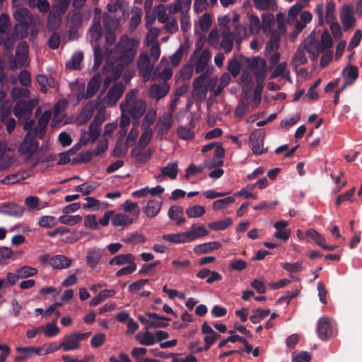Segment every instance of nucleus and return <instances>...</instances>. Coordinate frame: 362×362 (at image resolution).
<instances>
[{"mask_svg":"<svg viewBox=\"0 0 362 362\" xmlns=\"http://www.w3.org/2000/svg\"><path fill=\"white\" fill-rule=\"evenodd\" d=\"M136 90H129L125 95L124 100L120 104L122 112L127 113L132 118L134 127L138 126L139 119L146 110V103L142 99H136Z\"/></svg>","mask_w":362,"mask_h":362,"instance_id":"nucleus-1","label":"nucleus"},{"mask_svg":"<svg viewBox=\"0 0 362 362\" xmlns=\"http://www.w3.org/2000/svg\"><path fill=\"white\" fill-rule=\"evenodd\" d=\"M139 45L137 40L122 36L114 49L117 60L124 64H130L134 59Z\"/></svg>","mask_w":362,"mask_h":362,"instance_id":"nucleus-2","label":"nucleus"},{"mask_svg":"<svg viewBox=\"0 0 362 362\" xmlns=\"http://www.w3.org/2000/svg\"><path fill=\"white\" fill-rule=\"evenodd\" d=\"M38 103L37 99H30L28 100L20 99L13 107V115L18 118L19 121L31 118L33 111Z\"/></svg>","mask_w":362,"mask_h":362,"instance_id":"nucleus-3","label":"nucleus"},{"mask_svg":"<svg viewBox=\"0 0 362 362\" xmlns=\"http://www.w3.org/2000/svg\"><path fill=\"white\" fill-rule=\"evenodd\" d=\"M264 135L261 130L252 132L248 139V144L252 149V153L256 156H259L266 153L267 149L263 147Z\"/></svg>","mask_w":362,"mask_h":362,"instance_id":"nucleus-4","label":"nucleus"},{"mask_svg":"<svg viewBox=\"0 0 362 362\" xmlns=\"http://www.w3.org/2000/svg\"><path fill=\"white\" fill-rule=\"evenodd\" d=\"M39 144L33 138V134L26 133L19 145L18 151L21 155L31 156L37 150Z\"/></svg>","mask_w":362,"mask_h":362,"instance_id":"nucleus-5","label":"nucleus"},{"mask_svg":"<svg viewBox=\"0 0 362 362\" xmlns=\"http://www.w3.org/2000/svg\"><path fill=\"white\" fill-rule=\"evenodd\" d=\"M173 110L159 117L156 125V131L160 139H163L169 132L173 126Z\"/></svg>","mask_w":362,"mask_h":362,"instance_id":"nucleus-6","label":"nucleus"},{"mask_svg":"<svg viewBox=\"0 0 362 362\" xmlns=\"http://www.w3.org/2000/svg\"><path fill=\"white\" fill-rule=\"evenodd\" d=\"M317 332L320 339L325 341L332 334L331 322L327 317H320L317 322Z\"/></svg>","mask_w":362,"mask_h":362,"instance_id":"nucleus-7","label":"nucleus"},{"mask_svg":"<svg viewBox=\"0 0 362 362\" xmlns=\"http://www.w3.org/2000/svg\"><path fill=\"white\" fill-rule=\"evenodd\" d=\"M137 67L140 75L144 78H148L152 72L153 66L151 64L149 56L143 53L137 60Z\"/></svg>","mask_w":362,"mask_h":362,"instance_id":"nucleus-8","label":"nucleus"},{"mask_svg":"<svg viewBox=\"0 0 362 362\" xmlns=\"http://www.w3.org/2000/svg\"><path fill=\"white\" fill-rule=\"evenodd\" d=\"M340 20L343 25L344 31H347L354 25L356 22L355 17L353 15V11L349 5H344L340 14Z\"/></svg>","mask_w":362,"mask_h":362,"instance_id":"nucleus-9","label":"nucleus"},{"mask_svg":"<svg viewBox=\"0 0 362 362\" xmlns=\"http://www.w3.org/2000/svg\"><path fill=\"white\" fill-rule=\"evenodd\" d=\"M103 76L100 73H97L94 74L88 81L87 84V89L83 95V97L86 99H89L92 98L98 90L101 83H102Z\"/></svg>","mask_w":362,"mask_h":362,"instance_id":"nucleus-10","label":"nucleus"},{"mask_svg":"<svg viewBox=\"0 0 362 362\" xmlns=\"http://www.w3.org/2000/svg\"><path fill=\"white\" fill-rule=\"evenodd\" d=\"M24 209L15 203H3L0 205V213L4 215L14 217H20L23 215Z\"/></svg>","mask_w":362,"mask_h":362,"instance_id":"nucleus-11","label":"nucleus"},{"mask_svg":"<svg viewBox=\"0 0 362 362\" xmlns=\"http://www.w3.org/2000/svg\"><path fill=\"white\" fill-rule=\"evenodd\" d=\"M125 87L122 83L114 84L109 90L106 97V103L108 105L116 103L122 97Z\"/></svg>","mask_w":362,"mask_h":362,"instance_id":"nucleus-12","label":"nucleus"},{"mask_svg":"<svg viewBox=\"0 0 362 362\" xmlns=\"http://www.w3.org/2000/svg\"><path fill=\"white\" fill-rule=\"evenodd\" d=\"M60 346H62L64 351H74L79 349L81 344L78 341L76 333L65 335L60 343Z\"/></svg>","mask_w":362,"mask_h":362,"instance_id":"nucleus-13","label":"nucleus"},{"mask_svg":"<svg viewBox=\"0 0 362 362\" xmlns=\"http://www.w3.org/2000/svg\"><path fill=\"white\" fill-rule=\"evenodd\" d=\"M288 226V223L286 221L281 220L276 222L274 225L276 228L274 237L284 242H286L291 234V230L289 228H286Z\"/></svg>","mask_w":362,"mask_h":362,"instance_id":"nucleus-14","label":"nucleus"},{"mask_svg":"<svg viewBox=\"0 0 362 362\" xmlns=\"http://www.w3.org/2000/svg\"><path fill=\"white\" fill-rule=\"evenodd\" d=\"M14 19L20 23L33 24V18L29 10L24 7L18 8L13 12Z\"/></svg>","mask_w":362,"mask_h":362,"instance_id":"nucleus-15","label":"nucleus"},{"mask_svg":"<svg viewBox=\"0 0 362 362\" xmlns=\"http://www.w3.org/2000/svg\"><path fill=\"white\" fill-rule=\"evenodd\" d=\"M170 87L166 83L161 85L153 84L149 88V95L151 98L159 100L168 93Z\"/></svg>","mask_w":362,"mask_h":362,"instance_id":"nucleus-16","label":"nucleus"},{"mask_svg":"<svg viewBox=\"0 0 362 362\" xmlns=\"http://www.w3.org/2000/svg\"><path fill=\"white\" fill-rule=\"evenodd\" d=\"M305 49L310 55V59L312 61H315L320 53L322 52V47H320V41L312 39L310 40L305 45Z\"/></svg>","mask_w":362,"mask_h":362,"instance_id":"nucleus-17","label":"nucleus"},{"mask_svg":"<svg viewBox=\"0 0 362 362\" xmlns=\"http://www.w3.org/2000/svg\"><path fill=\"white\" fill-rule=\"evenodd\" d=\"M49 263L54 269H62L69 268L71 260L64 255H57L51 257Z\"/></svg>","mask_w":362,"mask_h":362,"instance_id":"nucleus-18","label":"nucleus"},{"mask_svg":"<svg viewBox=\"0 0 362 362\" xmlns=\"http://www.w3.org/2000/svg\"><path fill=\"white\" fill-rule=\"evenodd\" d=\"M194 121L192 119L188 124L187 127L180 126L177 128V134L180 139L183 140H192L194 137Z\"/></svg>","mask_w":362,"mask_h":362,"instance_id":"nucleus-19","label":"nucleus"},{"mask_svg":"<svg viewBox=\"0 0 362 362\" xmlns=\"http://www.w3.org/2000/svg\"><path fill=\"white\" fill-rule=\"evenodd\" d=\"M146 315L151 319V328L167 327L168 323L166 321H170V319L164 316H160L155 313H146Z\"/></svg>","mask_w":362,"mask_h":362,"instance_id":"nucleus-20","label":"nucleus"},{"mask_svg":"<svg viewBox=\"0 0 362 362\" xmlns=\"http://www.w3.org/2000/svg\"><path fill=\"white\" fill-rule=\"evenodd\" d=\"M168 216L172 221H176V225L179 226L185 222V218L182 217L183 209L181 206L173 205L170 207Z\"/></svg>","mask_w":362,"mask_h":362,"instance_id":"nucleus-21","label":"nucleus"},{"mask_svg":"<svg viewBox=\"0 0 362 362\" xmlns=\"http://www.w3.org/2000/svg\"><path fill=\"white\" fill-rule=\"evenodd\" d=\"M28 52V46L25 42H21L17 47L16 55L18 64L21 67L24 66L26 64Z\"/></svg>","mask_w":362,"mask_h":362,"instance_id":"nucleus-22","label":"nucleus"},{"mask_svg":"<svg viewBox=\"0 0 362 362\" xmlns=\"http://www.w3.org/2000/svg\"><path fill=\"white\" fill-rule=\"evenodd\" d=\"M202 332L206 334L204 338V342H209L212 344L221 337V335L216 333L206 322H204L202 325Z\"/></svg>","mask_w":362,"mask_h":362,"instance_id":"nucleus-23","label":"nucleus"},{"mask_svg":"<svg viewBox=\"0 0 362 362\" xmlns=\"http://www.w3.org/2000/svg\"><path fill=\"white\" fill-rule=\"evenodd\" d=\"M102 254L99 249H89L86 255L87 265L94 269L101 259Z\"/></svg>","mask_w":362,"mask_h":362,"instance_id":"nucleus-24","label":"nucleus"},{"mask_svg":"<svg viewBox=\"0 0 362 362\" xmlns=\"http://www.w3.org/2000/svg\"><path fill=\"white\" fill-rule=\"evenodd\" d=\"M86 203L83 205L84 209H92L93 211L104 210L108 208V204L105 202H100L98 199L92 197H87L86 198Z\"/></svg>","mask_w":362,"mask_h":362,"instance_id":"nucleus-25","label":"nucleus"},{"mask_svg":"<svg viewBox=\"0 0 362 362\" xmlns=\"http://www.w3.org/2000/svg\"><path fill=\"white\" fill-rule=\"evenodd\" d=\"M161 205V200H156L155 199H150L144 209L146 216L150 218L155 217L159 213Z\"/></svg>","mask_w":362,"mask_h":362,"instance_id":"nucleus-26","label":"nucleus"},{"mask_svg":"<svg viewBox=\"0 0 362 362\" xmlns=\"http://www.w3.org/2000/svg\"><path fill=\"white\" fill-rule=\"evenodd\" d=\"M210 58V52L208 49H204L194 64L195 71L202 72L206 69Z\"/></svg>","mask_w":362,"mask_h":362,"instance_id":"nucleus-27","label":"nucleus"},{"mask_svg":"<svg viewBox=\"0 0 362 362\" xmlns=\"http://www.w3.org/2000/svg\"><path fill=\"white\" fill-rule=\"evenodd\" d=\"M221 246V244L216 241L196 245L194 248V252L196 254L208 253L213 250H216L219 249Z\"/></svg>","mask_w":362,"mask_h":362,"instance_id":"nucleus-28","label":"nucleus"},{"mask_svg":"<svg viewBox=\"0 0 362 362\" xmlns=\"http://www.w3.org/2000/svg\"><path fill=\"white\" fill-rule=\"evenodd\" d=\"M187 232L180 233L165 234L162 236L163 240L173 243H184L189 242Z\"/></svg>","mask_w":362,"mask_h":362,"instance_id":"nucleus-29","label":"nucleus"},{"mask_svg":"<svg viewBox=\"0 0 362 362\" xmlns=\"http://www.w3.org/2000/svg\"><path fill=\"white\" fill-rule=\"evenodd\" d=\"M135 257L131 253L127 254H121L114 257L109 262L110 265H117L122 266L125 264L133 263L134 262Z\"/></svg>","mask_w":362,"mask_h":362,"instance_id":"nucleus-30","label":"nucleus"},{"mask_svg":"<svg viewBox=\"0 0 362 362\" xmlns=\"http://www.w3.org/2000/svg\"><path fill=\"white\" fill-rule=\"evenodd\" d=\"M341 75L344 76V81H351V84H353L358 77V68L354 65H349L343 69Z\"/></svg>","mask_w":362,"mask_h":362,"instance_id":"nucleus-31","label":"nucleus"},{"mask_svg":"<svg viewBox=\"0 0 362 362\" xmlns=\"http://www.w3.org/2000/svg\"><path fill=\"white\" fill-rule=\"evenodd\" d=\"M191 228V231L187 232V233L189 234L188 236L189 242L197 238L204 237L209 234V231L203 226L201 225L193 224Z\"/></svg>","mask_w":362,"mask_h":362,"instance_id":"nucleus-32","label":"nucleus"},{"mask_svg":"<svg viewBox=\"0 0 362 362\" xmlns=\"http://www.w3.org/2000/svg\"><path fill=\"white\" fill-rule=\"evenodd\" d=\"M27 177L26 172H18L6 176L0 182L3 185H12L25 180Z\"/></svg>","mask_w":362,"mask_h":362,"instance_id":"nucleus-33","label":"nucleus"},{"mask_svg":"<svg viewBox=\"0 0 362 362\" xmlns=\"http://www.w3.org/2000/svg\"><path fill=\"white\" fill-rule=\"evenodd\" d=\"M162 176H168L171 180L175 179L178 173L177 163H168L166 166L160 168Z\"/></svg>","mask_w":362,"mask_h":362,"instance_id":"nucleus-34","label":"nucleus"},{"mask_svg":"<svg viewBox=\"0 0 362 362\" xmlns=\"http://www.w3.org/2000/svg\"><path fill=\"white\" fill-rule=\"evenodd\" d=\"M262 29L265 34H270L272 30V25L274 21V17L272 13H264L262 15Z\"/></svg>","mask_w":362,"mask_h":362,"instance_id":"nucleus-35","label":"nucleus"},{"mask_svg":"<svg viewBox=\"0 0 362 362\" xmlns=\"http://www.w3.org/2000/svg\"><path fill=\"white\" fill-rule=\"evenodd\" d=\"M255 8L260 11L272 9L274 11L277 8L275 0H253Z\"/></svg>","mask_w":362,"mask_h":362,"instance_id":"nucleus-36","label":"nucleus"},{"mask_svg":"<svg viewBox=\"0 0 362 362\" xmlns=\"http://www.w3.org/2000/svg\"><path fill=\"white\" fill-rule=\"evenodd\" d=\"M259 61L260 58L258 57L249 58L247 57L241 56L240 57L241 65L252 71H255L259 67Z\"/></svg>","mask_w":362,"mask_h":362,"instance_id":"nucleus-37","label":"nucleus"},{"mask_svg":"<svg viewBox=\"0 0 362 362\" xmlns=\"http://www.w3.org/2000/svg\"><path fill=\"white\" fill-rule=\"evenodd\" d=\"M32 24L18 23L13 28V35L18 39L25 38L28 35V29Z\"/></svg>","mask_w":362,"mask_h":362,"instance_id":"nucleus-38","label":"nucleus"},{"mask_svg":"<svg viewBox=\"0 0 362 362\" xmlns=\"http://www.w3.org/2000/svg\"><path fill=\"white\" fill-rule=\"evenodd\" d=\"M232 224L233 220L230 218H227L224 220L211 222L209 223L208 226L211 230L218 231L226 229Z\"/></svg>","mask_w":362,"mask_h":362,"instance_id":"nucleus-39","label":"nucleus"},{"mask_svg":"<svg viewBox=\"0 0 362 362\" xmlns=\"http://www.w3.org/2000/svg\"><path fill=\"white\" fill-rule=\"evenodd\" d=\"M308 62L307 57L305 56V52L303 49H298L292 59V66L295 69L303 64H306Z\"/></svg>","mask_w":362,"mask_h":362,"instance_id":"nucleus-40","label":"nucleus"},{"mask_svg":"<svg viewBox=\"0 0 362 362\" xmlns=\"http://www.w3.org/2000/svg\"><path fill=\"white\" fill-rule=\"evenodd\" d=\"M62 14H59L58 13H49L47 17V28L49 30H57L62 22V19L60 16Z\"/></svg>","mask_w":362,"mask_h":362,"instance_id":"nucleus-41","label":"nucleus"},{"mask_svg":"<svg viewBox=\"0 0 362 362\" xmlns=\"http://www.w3.org/2000/svg\"><path fill=\"white\" fill-rule=\"evenodd\" d=\"M252 313L253 314L250 317V320L252 323L257 324L269 315L270 310H262L261 308H257L254 310Z\"/></svg>","mask_w":362,"mask_h":362,"instance_id":"nucleus-42","label":"nucleus"},{"mask_svg":"<svg viewBox=\"0 0 362 362\" xmlns=\"http://www.w3.org/2000/svg\"><path fill=\"white\" fill-rule=\"evenodd\" d=\"M17 274L20 279L35 276L37 274V269L30 266H23L17 269Z\"/></svg>","mask_w":362,"mask_h":362,"instance_id":"nucleus-43","label":"nucleus"},{"mask_svg":"<svg viewBox=\"0 0 362 362\" xmlns=\"http://www.w3.org/2000/svg\"><path fill=\"white\" fill-rule=\"evenodd\" d=\"M83 59V54L81 52H76L73 54L71 59L66 64V66L68 69L72 70H78L81 69L80 63Z\"/></svg>","mask_w":362,"mask_h":362,"instance_id":"nucleus-44","label":"nucleus"},{"mask_svg":"<svg viewBox=\"0 0 362 362\" xmlns=\"http://www.w3.org/2000/svg\"><path fill=\"white\" fill-rule=\"evenodd\" d=\"M233 37L230 33H225L223 35L221 47L224 49L225 52L229 53L231 52L233 46Z\"/></svg>","mask_w":362,"mask_h":362,"instance_id":"nucleus-45","label":"nucleus"},{"mask_svg":"<svg viewBox=\"0 0 362 362\" xmlns=\"http://www.w3.org/2000/svg\"><path fill=\"white\" fill-rule=\"evenodd\" d=\"M157 112L154 109L149 110L145 115L142 123V129H150V126L153 124L156 119Z\"/></svg>","mask_w":362,"mask_h":362,"instance_id":"nucleus-46","label":"nucleus"},{"mask_svg":"<svg viewBox=\"0 0 362 362\" xmlns=\"http://www.w3.org/2000/svg\"><path fill=\"white\" fill-rule=\"evenodd\" d=\"M103 19L105 30L115 31L119 24L117 19L107 13H104Z\"/></svg>","mask_w":362,"mask_h":362,"instance_id":"nucleus-47","label":"nucleus"},{"mask_svg":"<svg viewBox=\"0 0 362 362\" xmlns=\"http://www.w3.org/2000/svg\"><path fill=\"white\" fill-rule=\"evenodd\" d=\"M132 223V218L128 215L117 214L112 218V223L115 226L128 225Z\"/></svg>","mask_w":362,"mask_h":362,"instance_id":"nucleus-48","label":"nucleus"},{"mask_svg":"<svg viewBox=\"0 0 362 362\" xmlns=\"http://www.w3.org/2000/svg\"><path fill=\"white\" fill-rule=\"evenodd\" d=\"M211 23L212 21L211 16L206 13L199 18L198 25H195V29H197V27L198 26L202 31L206 32L211 28Z\"/></svg>","mask_w":362,"mask_h":362,"instance_id":"nucleus-49","label":"nucleus"},{"mask_svg":"<svg viewBox=\"0 0 362 362\" xmlns=\"http://www.w3.org/2000/svg\"><path fill=\"white\" fill-rule=\"evenodd\" d=\"M82 221V216L80 215H63L61 216L58 221L62 224L68 225V226H74L78 223H80Z\"/></svg>","mask_w":362,"mask_h":362,"instance_id":"nucleus-50","label":"nucleus"},{"mask_svg":"<svg viewBox=\"0 0 362 362\" xmlns=\"http://www.w3.org/2000/svg\"><path fill=\"white\" fill-rule=\"evenodd\" d=\"M249 25L250 32L252 33H259L262 27V22L257 16L250 15L249 17Z\"/></svg>","mask_w":362,"mask_h":362,"instance_id":"nucleus-51","label":"nucleus"},{"mask_svg":"<svg viewBox=\"0 0 362 362\" xmlns=\"http://www.w3.org/2000/svg\"><path fill=\"white\" fill-rule=\"evenodd\" d=\"M306 235L312 238L318 246L322 247L324 245L325 241V238L315 229L309 228L307 230Z\"/></svg>","mask_w":362,"mask_h":362,"instance_id":"nucleus-52","label":"nucleus"},{"mask_svg":"<svg viewBox=\"0 0 362 362\" xmlns=\"http://www.w3.org/2000/svg\"><path fill=\"white\" fill-rule=\"evenodd\" d=\"M58 221L56 218L52 216H43L38 221V224L40 227L50 228L57 225Z\"/></svg>","mask_w":362,"mask_h":362,"instance_id":"nucleus-53","label":"nucleus"},{"mask_svg":"<svg viewBox=\"0 0 362 362\" xmlns=\"http://www.w3.org/2000/svg\"><path fill=\"white\" fill-rule=\"evenodd\" d=\"M144 132L141 134L138 144L141 147L146 148V146L150 143L153 136V132L151 129H143Z\"/></svg>","mask_w":362,"mask_h":362,"instance_id":"nucleus-54","label":"nucleus"},{"mask_svg":"<svg viewBox=\"0 0 362 362\" xmlns=\"http://www.w3.org/2000/svg\"><path fill=\"white\" fill-rule=\"evenodd\" d=\"M205 213V208L202 206L195 205L188 208L186 214L189 218L200 217Z\"/></svg>","mask_w":362,"mask_h":362,"instance_id":"nucleus-55","label":"nucleus"},{"mask_svg":"<svg viewBox=\"0 0 362 362\" xmlns=\"http://www.w3.org/2000/svg\"><path fill=\"white\" fill-rule=\"evenodd\" d=\"M30 95V90L25 88L14 87L11 90V97L16 100L21 98H28Z\"/></svg>","mask_w":362,"mask_h":362,"instance_id":"nucleus-56","label":"nucleus"},{"mask_svg":"<svg viewBox=\"0 0 362 362\" xmlns=\"http://www.w3.org/2000/svg\"><path fill=\"white\" fill-rule=\"evenodd\" d=\"M140 336V334H138V340L141 345L151 346L155 344V337L148 331H146L144 334H143L141 337Z\"/></svg>","mask_w":362,"mask_h":362,"instance_id":"nucleus-57","label":"nucleus"},{"mask_svg":"<svg viewBox=\"0 0 362 362\" xmlns=\"http://www.w3.org/2000/svg\"><path fill=\"white\" fill-rule=\"evenodd\" d=\"M281 267L290 273H297L303 270L302 262L294 263L284 262L281 264Z\"/></svg>","mask_w":362,"mask_h":362,"instance_id":"nucleus-58","label":"nucleus"},{"mask_svg":"<svg viewBox=\"0 0 362 362\" xmlns=\"http://www.w3.org/2000/svg\"><path fill=\"white\" fill-rule=\"evenodd\" d=\"M235 202V198L233 197H228L223 199L215 201L212 207L214 210H219L226 208V205L232 204Z\"/></svg>","mask_w":362,"mask_h":362,"instance_id":"nucleus-59","label":"nucleus"},{"mask_svg":"<svg viewBox=\"0 0 362 362\" xmlns=\"http://www.w3.org/2000/svg\"><path fill=\"white\" fill-rule=\"evenodd\" d=\"M320 47L324 51L325 49H329L332 47L333 45V41L332 37L327 30H325L322 33L321 35V40L320 42Z\"/></svg>","mask_w":362,"mask_h":362,"instance_id":"nucleus-60","label":"nucleus"},{"mask_svg":"<svg viewBox=\"0 0 362 362\" xmlns=\"http://www.w3.org/2000/svg\"><path fill=\"white\" fill-rule=\"evenodd\" d=\"M325 18L326 21L329 23L336 18L335 4L332 1H329L327 4Z\"/></svg>","mask_w":362,"mask_h":362,"instance_id":"nucleus-61","label":"nucleus"},{"mask_svg":"<svg viewBox=\"0 0 362 362\" xmlns=\"http://www.w3.org/2000/svg\"><path fill=\"white\" fill-rule=\"evenodd\" d=\"M84 226L86 228L98 230L99 228L98 223L95 214H89L85 216Z\"/></svg>","mask_w":362,"mask_h":362,"instance_id":"nucleus-62","label":"nucleus"},{"mask_svg":"<svg viewBox=\"0 0 362 362\" xmlns=\"http://www.w3.org/2000/svg\"><path fill=\"white\" fill-rule=\"evenodd\" d=\"M240 62L236 59H233L228 62V70L234 77L240 74Z\"/></svg>","mask_w":362,"mask_h":362,"instance_id":"nucleus-63","label":"nucleus"},{"mask_svg":"<svg viewBox=\"0 0 362 362\" xmlns=\"http://www.w3.org/2000/svg\"><path fill=\"white\" fill-rule=\"evenodd\" d=\"M56 322H57V320H55L54 321H53L50 323H48L46 327H45V329H44L45 334L47 337H52L57 335L59 333L60 329L56 325Z\"/></svg>","mask_w":362,"mask_h":362,"instance_id":"nucleus-64","label":"nucleus"}]
</instances>
